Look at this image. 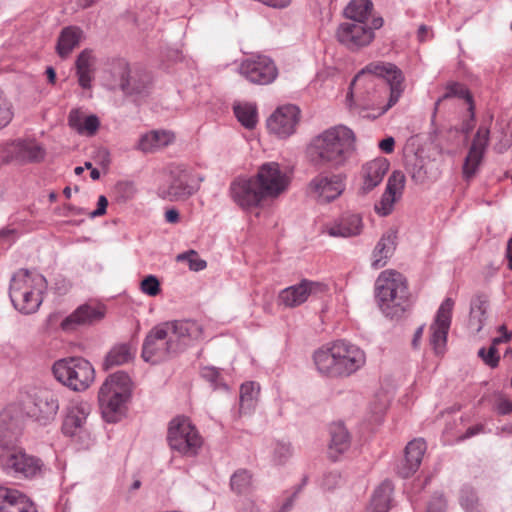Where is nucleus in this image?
Here are the masks:
<instances>
[{
  "mask_svg": "<svg viewBox=\"0 0 512 512\" xmlns=\"http://www.w3.org/2000/svg\"><path fill=\"white\" fill-rule=\"evenodd\" d=\"M310 150L317 164L333 169L344 168L357 155V137L349 127L335 125L315 136Z\"/></svg>",
  "mask_w": 512,
  "mask_h": 512,
  "instance_id": "1",
  "label": "nucleus"
},
{
  "mask_svg": "<svg viewBox=\"0 0 512 512\" xmlns=\"http://www.w3.org/2000/svg\"><path fill=\"white\" fill-rule=\"evenodd\" d=\"M317 371L329 377H348L366 363L365 352L346 340H337L314 352Z\"/></svg>",
  "mask_w": 512,
  "mask_h": 512,
  "instance_id": "2",
  "label": "nucleus"
},
{
  "mask_svg": "<svg viewBox=\"0 0 512 512\" xmlns=\"http://www.w3.org/2000/svg\"><path fill=\"white\" fill-rule=\"evenodd\" d=\"M375 298L382 313L401 320L411 313L413 303L406 277L396 270L382 271L375 281Z\"/></svg>",
  "mask_w": 512,
  "mask_h": 512,
  "instance_id": "3",
  "label": "nucleus"
},
{
  "mask_svg": "<svg viewBox=\"0 0 512 512\" xmlns=\"http://www.w3.org/2000/svg\"><path fill=\"white\" fill-rule=\"evenodd\" d=\"M45 288L46 279L43 275L20 269L11 279L9 296L15 309L23 314H31L40 307L43 301L41 294Z\"/></svg>",
  "mask_w": 512,
  "mask_h": 512,
  "instance_id": "4",
  "label": "nucleus"
},
{
  "mask_svg": "<svg viewBox=\"0 0 512 512\" xmlns=\"http://www.w3.org/2000/svg\"><path fill=\"white\" fill-rule=\"evenodd\" d=\"M131 395V379L124 372H116L105 380L98 393L100 409L105 421L115 423L125 413Z\"/></svg>",
  "mask_w": 512,
  "mask_h": 512,
  "instance_id": "5",
  "label": "nucleus"
},
{
  "mask_svg": "<svg viewBox=\"0 0 512 512\" xmlns=\"http://www.w3.org/2000/svg\"><path fill=\"white\" fill-rule=\"evenodd\" d=\"M402 72L392 63L373 62L363 68L353 79L350 90L357 92L361 86L374 85L375 81L385 83L389 86V101L386 110L397 103L403 92Z\"/></svg>",
  "mask_w": 512,
  "mask_h": 512,
  "instance_id": "6",
  "label": "nucleus"
},
{
  "mask_svg": "<svg viewBox=\"0 0 512 512\" xmlns=\"http://www.w3.org/2000/svg\"><path fill=\"white\" fill-rule=\"evenodd\" d=\"M55 378L73 391L86 390L95 379L92 364L82 357H69L56 361L52 368Z\"/></svg>",
  "mask_w": 512,
  "mask_h": 512,
  "instance_id": "7",
  "label": "nucleus"
},
{
  "mask_svg": "<svg viewBox=\"0 0 512 512\" xmlns=\"http://www.w3.org/2000/svg\"><path fill=\"white\" fill-rule=\"evenodd\" d=\"M2 470L9 476L18 479H33L43 474L42 460L27 453L21 446L16 445L0 454Z\"/></svg>",
  "mask_w": 512,
  "mask_h": 512,
  "instance_id": "8",
  "label": "nucleus"
},
{
  "mask_svg": "<svg viewBox=\"0 0 512 512\" xmlns=\"http://www.w3.org/2000/svg\"><path fill=\"white\" fill-rule=\"evenodd\" d=\"M91 412L88 402L74 400L69 403L65 410L62 423V432L70 437L82 448H87L92 443L91 433L88 428L87 418Z\"/></svg>",
  "mask_w": 512,
  "mask_h": 512,
  "instance_id": "9",
  "label": "nucleus"
},
{
  "mask_svg": "<svg viewBox=\"0 0 512 512\" xmlns=\"http://www.w3.org/2000/svg\"><path fill=\"white\" fill-rule=\"evenodd\" d=\"M167 440L172 450L188 457L197 455L202 446V437L186 417H176L170 422Z\"/></svg>",
  "mask_w": 512,
  "mask_h": 512,
  "instance_id": "10",
  "label": "nucleus"
},
{
  "mask_svg": "<svg viewBox=\"0 0 512 512\" xmlns=\"http://www.w3.org/2000/svg\"><path fill=\"white\" fill-rule=\"evenodd\" d=\"M179 352V345L164 328V323L153 327L143 342L142 358L152 364L159 363Z\"/></svg>",
  "mask_w": 512,
  "mask_h": 512,
  "instance_id": "11",
  "label": "nucleus"
},
{
  "mask_svg": "<svg viewBox=\"0 0 512 512\" xmlns=\"http://www.w3.org/2000/svg\"><path fill=\"white\" fill-rule=\"evenodd\" d=\"M197 190L191 174L183 167L175 166L169 169L164 182L159 185L157 195L163 200L179 201L189 198Z\"/></svg>",
  "mask_w": 512,
  "mask_h": 512,
  "instance_id": "12",
  "label": "nucleus"
},
{
  "mask_svg": "<svg viewBox=\"0 0 512 512\" xmlns=\"http://www.w3.org/2000/svg\"><path fill=\"white\" fill-rule=\"evenodd\" d=\"M23 405L27 416L41 425L50 423L59 409L56 395L48 389H35L27 393Z\"/></svg>",
  "mask_w": 512,
  "mask_h": 512,
  "instance_id": "13",
  "label": "nucleus"
},
{
  "mask_svg": "<svg viewBox=\"0 0 512 512\" xmlns=\"http://www.w3.org/2000/svg\"><path fill=\"white\" fill-rule=\"evenodd\" d=\"M254 179L264 199L276 198L289 186L290 179L277 162L262 164Z\"/></svg>",
  "mask_w": 512,
  "mask_h": 512,
  "instance_id": "14",
  "label": "nucleus"
},
{
  "mask_svg": "<svg viewBox=\"0 0 512 512\" xmlns=\"http://www.w3.org/2000/svg\"><path fill=\"white\" fill-rule=\"evenodd\" d=\"M454 301L446 298L439 306L429 327V342L437 356H443L447 350L448 333L452 322Z\"/></svg>",
  "mask_w": 512,
  "mask_h": 512,
  "instance_id": "15",
  "label": "nucleus"
},
{
  "mask_svg": "<svg viewBox=\"0 0 512 512\" xmlns=\"http://www.w3.org/2000/svg\"><path fill=\"white\" fill-rule=\"evenodd\" d=\"M346 179L347 176L344 173H321L309 182L308 190L319 202L329 203L345 191Z\"/></svg>",
  "mask_w": 512,
  "mask_h": 512,
  "instance_id": "16",
  "label": "nucleus"
},
{
  "mask_svg": "<svg viewBox=\"0 0 512 512\" xmlns=\"http://www.w3.org/2000/svg\"><path fill=\"white\" fill-rule=\"evenodd\" d=\"M239 72L249 82L258 85L272 83L278 75V70L271 58L256 55L246 58L239 66Z\"/></svg>",
  "mask_w": 512,
  "mask_h": 512,
  "instance_id": "17",
  "label": "nucleus"
},
{
  "mask_svg": "<svg viewBox=\"0 0 512 512\" xmlns=\"http://www.w3.org/2000/svg\"><path fill=\"white\" fill-rule=\"evenodd\" d=\"M374 38L375 33L367 22H343L336 30L337 41L351 51L368 46Z\"/></svg>",
  "mask_w": 512,
  "mask_h": 512,
  "instance_id": "18",
  "label": "nucleus"
},
{
  "mask_svg": "<svg viewBox=\"0 0 512 512\" xmlns=\"http://www.w3.org/2000/svg\"><path fill=\"white\" fill-rule=\"evenodd\" d=\"M229 196L244 210L255 208L265 200L254 177H236L230 183Z\"/></svg>",
  "mask_w": 512,
  "mask_h": 512,
  "instance_id": "19",
  "label": "nucleus"
},
{
  "mask_svg": "<svg viewBox=\"0 0 512 512\" xmlns=\"http://www.w3.org/2000/svg\"><path fill=\"white\" fill-rule=\"evenodd\" d=\"M326 285L304 279L301 282L282 289L277 298L278 305L285 308H295L305 303L311 295L326 291Z\"/></svg>",
  "mask_w": 512,
  "mask_h": 512,
  "instance_id": "20",
  "label": "nucleus"
},
{
  "mask_svg": "<svg viewBox=\"0 0 512 512\" xmlns=\"http://www.w3.org/2000/svg\"><path fill=\"white\" fill-rule=\"evenodd\" d=\"M300 119V110L297 106L288 104L281 106L267 119L268 130L279 138L291 136Z\"/></svg>",
  "mask_w": 512,
  "mask_h": 512,
  "instance_id": "21",
  "label": "nucleus"
},
{
  "mask_svg": "<svg viewBox=\"0 0 512 512\" xmlns=\"http://www.w3.org/2000/svg\"><path fill=\"white\" fill-rule=\"evenodd\" d=\"M164 328L179 345V352L202 337V325L195 320H175L164 323Z\"/></svg>",
  "mask_w": 512,
  "mask_h": 512,
  "instance_id": "22",
  "label": "nucleus"
},
{
  "mask_svg": "<svg viewBox=\"0 0 512 512\" xmlns=\"http://www.w3.org/2000/svg\"><path fill=\"white\" fill-rule=\"evenodd\" d=\"M104 317V310L88 304L80 305L60 323L61 329L66 332H74L80 327L92 325Z\"/></svg>",
  "mask_w": 512,
  "mask_h": 512,
  "instance_id": "23",
  "label": "nucleus"
},
{
  "mask_svg": "<svg viewBox=\"0 0 512 512\" xmlns=\"http://www.w3.org/2000/svg\"><path fill=\"white\" fill-rule=\"evenodd\" d=\"M389 170V162L385 158H376L365 163L360 170L359 193L368 194L382 181Z\"/></svg>",
  "mask_w": 512,
  "mask_h": 512,
  "instance_id": "24",
  "label": "nucleus"
},
{
  "mask_svg": "<svg viewBox=\"0 0 512 512\" xmlns=\"http://www.w3.org/2000/svg\"><path fill=\"white\" fill-rule=\"evenodd\" d=\"M489 129L480 127L472 141L463 165V175L469 179L475 175L489 142Z\"/></svg>",
  "mask_w": 512,
  "mask_h": 512,
  "instance_id": "25",
  "label": "nucleus"
},
{
  "mask_svg": "<svg viewBox=\"0 0 512 512\" xmlns=\"http://www.w3.org/2000/svg\"><path fill=\"white\" fill-rule=\"evenodd\" d=\"M21 434L20 419L14 416L11 409L0 412V448L2 452L18 445Z\"/></svg>",
  "mask_w": 512,
  "mask_h": 512,
  "instance_id": "26",
  "label": "nucleus"
},
{
  "mask_svg": "<svg viewBox=\"0 0 512 512\" xmlns=\"http://www.w3.org/2000/svg\"><path fill=\"white\" fill-rule=\"evenodd\" d=\"M362 217L357 213L345 212L326 226L327 233L332 237H353L362 232Z\"/></svg>",
  "mask_w": 512,
  "mask_h": 512,
  "instance_id": "27",
  "label": "nucleus"
},
{
  "mask_svg": "<svg viewBox=\"0 0 512 512\" xmlns=\"http://www.w3.org/2000/svg\"><path fill=\"white\" fill-rule=\"evenodd\" d=\"M405 176L400 171H394L388 178L385 192L378 203L375 204V211L381 216L391 213L393 205L404 188Z\"/></svg>",
  "mask_w": 512,
  "mask_h": 512,
  "instance_id": "28",
  "label": "nucleus"
},
{
  "mask_svg": "<svg viewBox=\"0 0 512 512\" xmlns=\"http://www.w3.org/2000/svg\"><path fill=\"white\" fill-rule=\"evenodd\" d=\"M0 512H36V508L19 490L0 487Z\"/></svg>",
  "mask_w": 512,
  "mask_h": 512,
  "instance_id": "29",
  "label": "nucleus"
},
{
  "mask_svg": "<svg viewBox=\"0 0 512 512\" xmlns=\"http://www.w3.org/2000/svg\"><path fill=\"white\" fill-rule=\"evenodd\" d=\"M396 248V233L387 231L377 242L372 252L371 266L375 269L384 267Z\"/></svg>",
  "mask_w": 512,
  "mask_h": 512,
  "instance_id": "30",
  "label": "nucleus"
},
{
  "mask_svg": "<svg viewBox=\"0 0 512 512\" xmlns=\"http://www.w3.org/2000/svg\"><path fill=\"white\" fill-rule=\"evenodd\" d=\"M174 134L167 130H152L143 134L137 144V149L151 153L164 148L174 141Z\"/></svg>",
  "mask_w": 512,
  "mask_h": 512,
  "instance_id": "31",
  "label": "nucleus"
},
{
  "mask_svg": "<svg viewBox=\"0 0 512 512\" xmlns=\"http://www.w3.org/2000/svg\"><path fill=\"white\" fill-rule=\"evenodd\" d=\"M331 441L329 445L330 457L336 460L339 455L346 452L350 447V436L342 424H334L330 429Z\"/></svg>",
  "mask_w": 512,
  "mask_h": 512,
  "instance_id": "32",
  "label": "nucleus"
},
{
  "mask_svg": "<svg viewBox=\"0 0 512 512\" xmlns=\"http://www.w3.org/2000/svg\"><path fill=\"white\" fill-rule=\"evenodd\" d=\"M488 299L484 295H476L470 305L469 326L479 333L486 322Z\"/></svg>",
  "mask_w": 512,
  "mask_h": 512,
  "instance_id": "33",
  "label": "nucleus"
},
{
  "mask_svg": "<svg viewBox=\"0 0 512 512\" xmlns=\"http://www.w3.org/2000/svg\"><path fill=\"white\" fill-rule=\"evenodd\" d=\"M392 485L388 481L382 482L375 490L367 512H388L392 495Z\"/></svg>",
  "mask_w": 512,
  "mask_h": 512,
  "instance_id": "34",
  "label": "nucleus"
},
{
  "mask_svg": "<svg viewBox=\"0 0 512 512\" xmlns=\"http://www.w3.org/2000/svg\"><path fill=\"white\" fill-rule=\"evenodd\" d=\"M69 125L79 134L93 136L100 126L99 118L96 115H89L84 118L77 111H71L69 114Z\"/></svg>",
  "mask_w": 512,
  "mask_h": 512,
  "instance_id": "35",
  "label": "nucleus"
},
{
  "mask_svg": "<svg viewBox=\"0 0 512 512\" xmlns=\"http://www.w3.org/2000/svg\"><path fill=\"white\" fill-rule=\"evenodd\" d=\"M94 58L90 51H82L76 60V69L79 85L84 88L91 87Z\"/></svg>",
  "mask_w": 512,
  "mask_h": 512,
  "instance_id": "36",
  "label": "nucleus"
},
{
  "mask_svg": "<svg viewBox=\"0 0 512 512\" xmlns=\"http://www.w3.org/2000/svg\"><path fill=\"white\" fill-rule=\"evenodd\" d=\"M416 440L412 439L405 447L404 455L397 464V474L403 479L411 478L416 472Z\"/></svg>",
  "mask_w": 512,
  "mask_h": 512,
  "instance_id": "37",
  "label": "nucleus"
},
{
  "mask_svg": "<svg viewBox=\"0 0 512 512\" xmlns=\"http://www.w3.org/2000/svg\"><path fill=\"white\" fill-rule=\"evenodd\" d=\"M134 352L129 344L121 343L111 348L105 357L103 366L106 370L128 363L133 359Z\"/></svg>",
  "mask_w": 512,
  "mask_h": 512,
  "instance_id": "38",
  "label": "nucleus"
},
{
  "mask_svg": "<svg viewBox=\"0 0 512 512\" xmlns=\"http://www.w3.org/2000/svg\"><path fill=\"white\" fill-rule=\"evenodd\" d=\"M372 9L371 0H351L344 9V15L352 22H367Z\"/></svg>",
  "mask_w": 512,
  "mask_h": 512,
  "instance_id": "39",
  "label": "nucleus"
},
{
  "mask_svg": "<svg viewBox=\"0 0 512 512\" xmlns=\"http://www.w3.org/2000/svg\"><path fill=\"white\" fill-rule=\"evenodd\" d=\"M82 31L76 27H66L62 30L57 43V52L66 57L79 44Z\"/></svg>",
  "mask_w": 512,
  "mask_h": 512,
  "instance_id": "40",
  "label": "nucleus"
},
{
  "mask_svg": "<svg viewBox=\"0 0 512 512\" xmlns=\"http://www.w3.org/2000/svg\"><path fill=\"white\" fill-rule=\"evenodd\" d=\"M234 113L238 121L247 129L257 124V107L252 103H239L234 106Z\"/></svg>",
  "mask_w": 512,
  "mask_h": 512,
  "instance_id": "41",
  "label": "nucleus"
},
{
  "mask_svg": "<svg viewBox=\"0 0 512 512\" xmlns=\"http://www.w3.org/2000/svg\"><path fill=\"white\" fill-rule=\"evenodd\" d=\"M260 387L256 382H246L240 387V411L247 412L254 407Z\"/></svg>",
  "mask_w": 512,
  "mask_h": 512,
  "instance_id": "42",
  "label": "nucleus"
},
{
  "mask_svg": "<svg viewBox=\"0 0 512 512\" xmlns=\"http://www.w3.org/2000/svg\"><path fill=\"white\" fill-rule=\"evenodd\" d=\"M452 97L464 99L466 101V103L468 104L469 112H471V114L473 115L474 103H473L472 95L470 94L468 89L463 84H460L458 82H451V83L447 84L445 93L443 94V96L440 99H438V101L436 102V106L440 103L441 100L452 98Z\"/></svg>",
  "mask_w": 512,
  "mask_h": 512,
  "instance_id": "43",
  "label": "nucleus"
},
{
  "mask_svg": "<svg viewBox=\"0 0 512 512\" xmlns=\"http://www.w3.org/2000/svg\"><path fill=\"white\" fill-rule=\"evenodd\" d=\"M18 151L20 156L29 162H39L43 160L45 156L44 148L33 142H20L18 144Z\"/></svg>",
  "mask_w": 512,
  "mask_h": 512,
  "instance_id": "44",
  "label": "nucleus"
},
{
  "mask_svg": "<svg viewBox=\"0 0 512 512\" xmlns=\"http://www.w3.org/2000/svg\"><path fill=\"white\" fill-rule=\"evenodd\" d=\"M120 87L126 94L144 95L148 91L149 81L147 78L137 81L135 78L122 79Z\"/></svg>",
  "mask_w": 512,
  "mask_h": 512,
  "instance_id": "45",
  "label": "nucleus"
},
{
  "mask_svg": "<svg viewBox=\"0 0 512 512\" xmlns=\"http://www.w3.org/2000/svg\"><path fill=\"white\" fill-rule=\"evenodd\" d=\"M230 485L233 491L238 494L245 493L251 486V475L247 470H238L232 476Z\"/></svg>",
  "mask_w": 512,
  "mask_h": 512,
  "instance_id": "46",
  "label": "nucleus"
},
{
  "mask_svg": "<svg viewBox=\"0 0 512 512\" xmlns=\"http://www.w3.org/2000/svg\"><path fill=\"white\" fill-rule=\"evenodd\" d=\"M176 259L179 262L187 261L190 270L196 271V272L204 270L207 266L206 261L201 259L198 256L197 252L194 250H190V251L181 253V254L177 255Z\"/></svg>",
  "mask_w": 512,
  "mask_h": 512,
  "instance_id": "47",
  "label": "nucleus"
},
{
  "mask_svg": "<svg viewBox=\"0 0 512 512\" xmlns=\"http://www.w3.org/2000/svg\"><path fill=\"white\" fill-rule=\"evenodd\" d=\"M293 455V449L289 443L277 442L273 448L272 460L277 465L286 463Z\"/></svg>",
  "mask_w": 512,
  "mask_h": 512,
  "instance_id": "48",
  "label": "nucleus"
},
{
  "mask_svg": "<svg viewBox=\"0 0 512 512\" xmlns=\"http://www.w3.org/2000/svg\"><path fill=\"white\" fill-rule=\"evenodd\" d=\"M461 506L466 512H474L478 510V498L475 491L470 487H463L460 494Z\"/></svg>",
  "mask_w": 512,
  "mask_h": 512,
  "instance_id": "49",
  "label": "nucleus"
},
{
  "mask_svg": "<svg viewBox=\"0 0 512 512\" xmlns=\"http://www.w3.org/2000/svg\"><path fill=\"white\" fill-rule=\"evenodd\" d=\"M13 119L12 104L0 89V130L6 127Z\"/></svg>",
  "mask_w": 512,
  "mask_h": 512,
  "instance_id": "50",
  "label": "nucleus"
},
{
  "mask_svg": "<svg viewBox=\"0 0 512 512\" xmlns=\"http://www.w3.org/2000/svg\"><path fill=\"white\" fill-rule=\"evenodd\" d=\"M478 356L490 368H496L499 365L500 356L497 348L493 346H490L488 350L485 347L480 348Z\"/></svg>",
  "mask_w": 512,
  "mask_h": 512,
  "instance_id": "51",
  "label": "nucleus"
},
{
  "mask_svg": "<svg viewBox=\"0 0 512 512\" xmlns=\"http://www.w3.org/2000/svg\"><path fill=\"white\" fill-rule=\"evenodd\" d=\"M141 291L149 296H156L160 292V283L158 279L149 275L141 282Z\"/></svg>",
  "mask_w": 512,
  "mask_h": 512,
  "instance_id": "52",
  "label": "nucleus"
},
{
  "mask_svg": "<svg viewBox=\"0 0 512 512\" xmlns=\"http://www.w3.org/2000/svg\"><path fill=\"white\" fill-rule=\"evenodd\" d=\"M493 137L496 139L494 148L499 153H503L511 146V137L508 135L506 131H504L503 128H500V130L495 132Z\"/></svg>",
  "mask_w": 512,
  "mask_h": 512,
  "instance_id": "53",
  "label": "nucleus"
},
{
  "mask_svg": "<svg viewBox=\"0 0 512 512\" xmlns=\"http://www.w3.org/2000/svg\"><path fill=\"white\" fill-rule=\"evenodd\" d=\"M341 483V475L339 472L333 471L324 474L321 486L325 490H333Z\"/></svg>",
  "mask_w": 512,
  "mask_h": 512,
  "instance_id": "54",
  "label": "nucleus"
},
{
  "mask_svg": "<svg viewBox=\"0 0 512 512\" xmlns=\"http://www.w3.org/2000/svg\"><path fill=\"white\" fill-rule=\"evenodd\" d=\"M403 156L407 165L413 164L416 160V138L410 137L407 139L403 147Z\"/></svg>",
  "mask_w": 512,
  "mask_h": 512,
  "instance_id": "55",
  "label": "nucleus"
},
{
  "mask_svg": "<svg viewBox=\"0 0 512 512\" xmlns=\"http://www.w3.org/2000/svg\"><path fill=\"white\" fill-rule=\"evenodd\" d=\"M116 189H117L118 193L120 194V197L124 201H127V200L133 198L136 193V188H135L134 184L132 182H128V181L119 182L116 185Z\"/></svg>",
  "mask_w": 512,
  "mask_h": 512,
  "instance_id": "56",
  "label": "nucleus"
},
{
  "mask_svg": "<svg viewBox=\"0 0 512 512\" xmlns=\"http://www.w3.org/2000/svg\"><path fill=\"white\" fill-rule=\"evenodd\" d=\"M446 501L442 495H435L430 501L427 512H445Z\"/></svg>",
  "mask_w": 512,
  "mask_h": 512,
  "instance_id": "57",
  "label": "nucleus"
},
{
  "mask_svg": "<svg viewBox=\"0 0 512 512\" xmlns=\"http://www.w3.org/2000/svg\"><path fill=\"white\" fill-rule=\"evenodd\" d=\"M387 405L385 402L375 403L371 406V412L373 414V421L380 422L386 411Z\"/></svg>",
  "mask_w": 512,
  "mask_h": 512,
  "instance_id": "58",
  "label": "nucleus"
},
{
  "mask_svg": "<svg viewBox=\"0 0 512 512\" xmlns=\"http://www.w3.org/2000/svg\"><path fill=\"white\" fill-rule=\"evenodd\" d=\"M202 376L205 379H207L208 381H210L211 383L218 385V379L220 376V372L218 369H216L214 367H205L202 370Z\"/></svg>",
  "mask_w": 512,
  "mask_h": 512,
  "instance_id": "59",
  "label": "nucleus"
},
{
  "mask_svg": "<svg viewBox=\"0 0 512 512\" xmlns=\"http://www.w3.org/2000/svg\"><path fill=\"white\" fill-rule=\"evenodd\" d=\"M108 205V200L104 195L99 196L97 202V209L90 213L92 218L99 217L105 214Z\"/></svg>",
  "mask_w": 512,
  "mask_h": 512,
  "instance_id": "60",
  "label": "nucleus"
},
{
  "mask_svg": "<svg viewBox=\"0 0 512 512\" xmlns=\"http://www.w3.org/2000/svg\"><path fill=\"white\" fill-rule=\"evenodd\" d=\"M395 140L393 137H386L381 140L378 144V147L387 154H390L394 150Z\"/></svg>",
  "mask_w": 512,
  "mask_h": 512,
  "instance_id": "61",
  "label": "nucleus"
},
{
  "mask_svg": "<svg viewBox=\"0 0 512 512\" xmlns=\"http://www.w3.org/2000/svg\"><path fill=\"white\" fill-rule=\"evenodd\" d=\"M484 431V426L482 424H477L475 426L469 427L466 432L460 436L459 440H466L468 438H471L481 432Z\"/></svg>",
  "mask_w": 512,
  "mask_h": 512,
  "instance_id": "62",
  "label": "nucleus"
},
{
  "mask_svg": "<svg viewBox=\"0 0 512 512\" xmlns=\"http://www.w3.org/2000/svg\"><path fill=\"white\" fill-rule=\"evenodd\" d=\"M497 411L501 415H507L512 412V402L507 399H501L497 404Z\"/></svg>",
  "mask_w": 512,
  "mask_h": 512,
  "instance_id": "63",
  "label": "nucleus"
},
{
  "mask_svg": "<svg viewBox=\"0 0 512 512\" xmlns=\"http://www.w3.org/2000/svg\"><path fill=\"white\" fill-rule=\"evenodd\" d=\"M418 42H423L433 38V33L429 31V28L426 25L418 26Z\"/></svg>",
  "mask_w": 512,
  "mask_h": 512,
  "instance_id": "64",
  "label": "nucleus"
}]
</instances>
